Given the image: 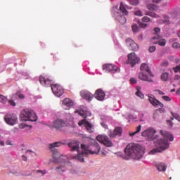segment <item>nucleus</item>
<instances>
[{
    "mask_svg": "<svg viewBox=\"0 0 180 180\" xmlns=\"http://www.w3.org/2000/svg\"><path fill=\"white\" fill-rule=\"evenodd\" d=\"M7 98L4 96V95L0 94V102L3 103H6L7 102Z\"/></svg>",
    "mask_w": 180,
    "mask_h": 180,
    "instance_id": "nucleus-33",
    "label": "nucleus"
},
{
    "mask_svg": "<svg viewBox=\"0 0 180 180\" xmlns=\"http://www.w3.org/2000/svg\"><path fill=\"white\" fill-rule=\"evenodd\" d=\"M177 35L180 38V31L178 32Z\"/></svg>",
    "mask_w": 180,
    "mask_h": 180,
    "instance_id": "nucleus-62",
    "label": "nucleus"
},
{
    "mask_svg": "<svg viewBox=\"0 0 180 180\" xmlns=\"http://www.w3.org/2000/svg\"><path fill=\"white\" fill-rule=\"evenodd\" d=\"M122 133V130L120 127H115L112 132L111 131L108 134V136H110V139H115L117 136H121Z\"/></svg>",
    "mask_w": 180,
    "mask_h": 180,
    "instance_id": "nucleus-17",
    "label": "nucleus"
},
{
    "mask_svg": "<svg viewBox=\"0 0 180 180\" xmlns=\"http://www.w3.org/2000/svg\"><path fill=\"white\" fill-rule=\"evenodd\" d=\"M37 173H41L42 174V176H44L46 174V170H40V169H38L37 170Z\"/></svg>",
    "mask_w": 180,
    "mask_h": 180,
    "instance_id": "nucleus-43",
    "label": "nucleus"
},
{
    "mask_svg": "<svg viewBox=\"0 0 180 180\" xmlns=\"http://www.w3.org/2000/svg\"><path fill=\"white\" fill-rule=\"evenodd\" d=\"M171 92L172 93L175 92V89H173L172 90H171Z\"/></svg>",
    "mask_w": 180,
    "mask_h": 180,
    "instance_id": "nucleus-63",
    "label": "nucleus"
},
{
    "mask_svg": "<svg viewBox=\"0 0 180 180\" xmlns=\"http://www.w3.org/2000/svg\"><path fill=\"white\" fill-rule=\"evenodd\" d=\"M8 103H9L10 105H11L13 106H15L16 105L15 102L14 101H13V100L8 101Z\"/></svg>",
    "mask_w": 180,
    "mask_h": 180,
    "instance_id": "nucleus-47",
    "label": "nucleus"
},
{
    "mask_svg": "<svg viewBox=\"0 0 180 180\" xmlns=\"http://www.w3.org/2000/svg\"><path fill=\"white\" fill-rule=\"evenodd\" d=\"M22 158L24 162H27V157H26V155H22Z\"/></svg>",
    "mask_w": 180,
    "mask_h": 180,
    "instance_id": "nucleus-50",
    "label": "nucleus"
},
{
    "mask_svg": "<svg viewBox=\"0 0 180 180\" xmlns=\"http://www.w3.org/2000/svg\"><path fill=\"white\" fill-rule=\"evenodd\" d=\"M149 101L155 107H157V106L160 108L164 107V104L160 102L158 100H157L155 98L149 97Z\"/></svg>",
    "mask_w": 180,
    "mask_h": 180,
    "instance_id": "nucleus-21",
    "label": "nucleus"
},
{
    "mask_svg": "<svg viewBox=\"0 0 180 180\" xmlns=\"http://www.w3.org/2000/svg\"><path fill=\"white\" fill-rule=\"evenodd\" d=\"M125 154H119L118 157L125 161L129 160V158L139 160L144 155V148L139 144L129 143L124 148Z\"/></svg>",
    "mask_w": 180,
    "mask_h": 180,
    "instance_id": "nucleus-2",
    "label": "nucleus"
},
{
    "mask_svg": "<svg viewBox=\"0 0 180 180\" xmlns=\"http://www.w3.org/2000/svg\"><path fill=\"white\" fill-rule=\"evenodd\" d=\"M20 118L23 121L35 122L37 120V117L34 112L29 110H23L20 113Z\"/></svg>",
    "mask_w": 180,
    "mask_h": 180,
    "instance_id": "nucleus-7",
    "label": "nucleus"
},
{
    "mask_svg": "<svg viewBox=\"0 0 180 180\" xmlns=\"http://www.w3.org/2000/svg\"><path fill=\"white\" fill-rule=\"evenodd\" d=\"M172 47L175 49H179L180 47V44L178 42H174L172 44Z\"/></svg>",
    "mask_w": 180,
    "mask_h": 180,
    "instance_id": "nucleus-41",
    "label": "nucleus"
},
{
    "mask_svg": "<svg viewBox=\"0 0 180 180\" xmlns=\"http://www.w3.org/2000/svg\"><path fill=\"white\" fill-rule=\"evenodd\" d=\"M139 78L140 80L148 82L150 83L154 82L153 79H152L150 77H148L147 72H141L139 75Z\"/></svg>",
    "mask_w": 180,
    "mask_h": 180,
    "instance_id": "nucleus-15",
    "label": "nucleus"
},
{
    "mask_svg": "<svg viewBox=\"0 0 180 180\" xmlns=\"http://www.w3.org/2000/svg\"><path fill=\"white\" fill-rule=\"evenodd\" d=\"M141 62L140 58L134 53V52H131L129 53L127 56V63L131 65V68L135 67L136 65L139 64Z\"/></svg>",
    "mask_w": 180,
    "mask_h": 180,
    "instance_id": "nucleus-9",
    "label": "nucleus"
},
{
    "mask_svg": "<svg viewBox=\"0 0 180 180\" xmlns=\"http://www.w3.org/2000/svg\"><path fill=\"white\" fill-rule=\"evenodd\" d=\"M5 122L11 126H13L18 122V117L15 114H7L4 117Z\"/></svg>",
    "mask_w": 180,
    "mask_h": 180,
    "instance_id": "nucleus-11",
    "label": "nucleus"
},
{
    "mask_svg": "<svg viewBox=\"0 0 180 180\" xmlns=\"http://www.w3.org/2000/svg\"><path fill=\"white\" fill-rule=\"evenodd\" d=\"M173 117L177 120L179 122H180V116L179 115L176 114V113H174V114H172Z\"/></svg>",
    "mask_w": 180,
    "mask_h": 180,
    "instance_id": "nucleus-44",
    "label": "nucleus"
},
{
    "mask_svg": "<svg viewBox=\"0 0 180 180\" xmlns=\"http://www.w3.org/2000/svg\"><path fill=\"white\" fill-rule=\"evenodd\" d=\"M103 70L111 74L120 72V68H117L116 65H112L110 63H105V65H103Z\"/></svg>",
    "mask_w": 180,
    "mask_h": 180,
    "instance_id": "nucleus-12",
    "label": "nucleus"
},
{
    "mask_svg": "<svg viewBox=\"0 0 180 180\" xmlns=\"http://www.w3.org/2000/svg\"><path fill=\"white\" fill-rule=\"evenodd\" d=\"M162 98L166 101H171L172 98L167 96H164L162 97Z\"/></svg>",
    "mask_w": 180,
    "mask_h": 180,
    "instance_id": "nucleus-42",
    "label": "nucleus"
},
{
    "mask_svg": "<svg viewBox=\"0 0 180 180\" xmlns=\"http://www.w3.org/2000/svg\"><path fill=\"white\" fill-rule=\"evenodd\" d=\"M80 95L81 96L88 101H92L93 98H94V95L92 94H91L89 91H86V90H82L81 92H80Z\"/></svg>",
    "mask_w": 180,
    "mask_h": 180,
    "instance_id": "nucleus-16",
    "label": "nucleus"
},
{
    "mask_svg": "<svg viewBox=\"0 0 180 180\" xmlns=\"http://www.w3.org/2000/svg\"><path fill=\"white\" fill-rule=\"evenodd\" d=\"M160 134L163 138L158 139L155 141V146L162 153L169 148V141H174V135L167 131L160 130Z\"/></svg>",
    "mask_w": 180,
    "mask_h": 180,
    "instance_id": "nucleus-3",
    "label": "nucleus"
},
{
    "mask_svg": "<svg viewBox=\"0 0 180 180\" xmlns=\"http://www.w3.org/2000/svg\"><path fill=\"white\" fill-rule=\"evenodd\" d=\"M94 96L97 100L103 101L105 99V94L102 89H97L94 94Z\"/></svg>",
    "mask_w": 180,
    "mask_h": 180,
    "instance_id": "nucleus-19",
    "label": "nucleus"
},
{
    "mask_svg": "<svg viewBox=\"0 0 180 180\" xmlns=\"http://www.w3.org/2000/svg\"><path fill=\"white\" fill-rule=\"evenodd\" d=\"M32 153V150H27L26 151V154H28V153Z\"/></svg>",
    "mask_w": 180,
    "mask_h": 180,
    "instance_id": "nucleus-61",
    "label": "nucleus"
},
{
    "mask_svg": "<svg viewBox=\"0 0 180 180\" xmlns=\"http://www.w3.org/2000/svg\"><path fill=\"white\" fill-rule=\"evenodd\" d=\"M174 80H180V76L179 75H176L174 77Z\"/></svg>",
    "mask_w": 180,
    "mask_h": 180,
    "instance_id": "nucleus-54",
    "label": "nucleus"
},
{
    "mask_svg": "<svg viewBox=\"0 0 180 180\" xmlns=\"http://www.w3.org/2000/svg\"><path fill=\"white\" fill-rule=\"evenodd\" d=\"M147 9L150 11H155L158 10V6L153 4H148L146 6Z\"/></svg>",
    "mask_w": 180,
    "mask_h": 180,
    "instance_id": "nucleus-26",
    "label": "nucleus"
},
{
    "mask_svg": "<svg viewBox=\"0 0 180 180\" xmlns=\"http://www.w3.org/2000/svg\"><path fill=\"white\" fill-rule=\"evenodd\" d=\"M79 145L80 143L78 141H72L68 143V146L70 148L71 152L77 151L78 153L77 156H72V159L79 162H84V155H98L101 151V147L96 141H94V145L91 146V148L84 144H82V153H79Z\"/></svg>",
    "mask_w": 180,
    "mask_h": 180,
    "instance_id": "nucleus-1",
    "label": "nucleus"
},
{
    "mask_svg": "<svg viewBox=\"0 0 180 180\" xmlns=\"http://www.w3.org/2000/svg\"><path fill=\"white\" fill-rule=\"evenodd\" d=\"M96 140L98 141V143H101L103 146H105V147L107 148H112L113 146L112 141L106 135H98L96 137Z\"/></svg>",
    "mask_w": 180,
    "mask_h": 180,
    "instance_id": "nucleus-8",
    "label": "nucleus"
},
{
    "mask_svg": "<svg viewBox=\"0 0 180 180\" xmlns=\"http://www.w3.org/2000/svg\"><path fill=\"white\" fill-rule=\"evenodd\" d=\"M68 126L67 121L63 119H57L53 123V127L56 129H60Z\"/></svg>",
    "mask_w": 180,
    "mask_h": 180,
    "instance_id": "nucleus-14",
    "label": "nucleus"
},
{
    "mask_svg": "<svg viewBox=\"0 0 180 180\" xmlns=\"http://www.w3.org/2000/svg\"><path fill=\"white\" fill-rule=\"evenodd\" d=\"M150 13H151V12H150V11L146 12L145 15L150 16Z\"/></svg>",
    "mask_w": 180,
    "mask_h": 180,
    "instance_id": "nucleus-55",
    "label": "nucleus"
},
{
    "mask_svg": "<svg viewBox=\"0 0 180 180\" xmlns=\"http://www.w3.org/2000/svg\"><path fill=\"white\" fill-rule=\"evenodd\" d=\"M141 21L144 23H148L151 21L150 18L148 16H143L141 19Z\"/></svg>",
    "mask_w": 180,
    "mask_h": 180,
    "instance_id": "nucleus-32",
    "label": "nucleus"
},
{
    "mask_svg": "<svg viewBox=\"0 0 180 180\" xmlns=\"http://www.w3.org/2000/svg\"><path fill=\"white\" fill-rule=\"evenodd\" d=\"M85 122H88V121H86V120H82V121H80L79 122V126H82L83 124H84V126H85Z\"/></svg>",
    "mask_w": 180,
    "mask_h": 180,
    "instance_id": "nucleus-46",
    "label": "nucleus"
},
{
    "mask_svg": "<svg viewBox=\"0 0 180 180\" xmlns=\"http://www.w3.org/2000/svg\"><path fill=\"white\" fill-rule=\"evenodd\" d=\"M129 81H130V83L131 84H137V81L134 78H131Z\"/></svg>",
    "mask_w": 180,
    "mask_h": 180,
    "instance_id": "nucleus-48",
    "label": "nucleus"
},
{
    "mask_svg": "<svg viewBox=\"0 0 180 180\" xmlns=\"http://www.w3.org/2000/svg\"><path fill=\"white\" fill-rule=\"evenodd\" d=\"M168 65H169V62L167 60H165V62L162 63V67H167Z\"/></svg>",
    "mask_w": 180,
    "mask_h": 180,
    "instance_id": "nucleus-45",
    "label": "nucleus"
},
{
    "mask_svg": "<svg viewBox=\"0 0 180 180\" xmlns=\"http://www.w3.org/2000/svg\"><path fill=\"white\" fill-rule=\"evenodd\" d=\"M167 4H163V6H167Z\"/></svg>",
    "mask_w": 180,
    "mask_h": 180,
    "instance_id": "nucleus-64",
    "label": "nucleus"
},
{
    "mask_svg": "<svg viewBox=\"0 0 180 180\" xmlns=\"http://www.w3.org/2000/svg\"><path fill=\"white\" fill-rule=\"evenodd\" d=\"M158 110H159L160 112H162H162L165 111V110L162 109V108H160V109H158Z\"/></svg>",
    "mask_w": 180,
    "mask_h": 180,
    "instance_id": "nucleus-60",
    "label": "nucleus"
},
{
    "mask_svg": "<svg viewBox=\"0 0 180 180\" xmlns=\"http://www.w3.org/2000/svg\"><path fill=\"white\" fill-rule=\"evenodd\" d=\"M126 44L128 46L129 49L131 51H138L139 45L134 40L130 38L126 39Z\"/></svg>",
    "mask_w": 180,
    "mask_h": 180,
    "instance_id": "nucleus-13",
    "label": "nucleus"
},
{
    "mask_svg": "<svg viewBox=\"0 0 180 180\" xmlns=\"http://www.w3.org/2000/svg\"><path fill=\"white\" fill-rule=\"evenodd\" d=\"M75 112V113H79V115L84 117L83 112H81L80 110H76Z\"/></svg>",
    "mask_w": 180,
    "mask_h": 180,
    "instance_id": "nucleus-49",
    "label": "nucleus"
},
{
    "mask_svg": "<svg viewBox=\"0 0 180 180\" xmlns=\"http://www.w3.org/2000/svg\"><path fill=\"white\" fill-rule=\"evenodd\" d=\"M138 91L136 92V95L141 98H144V95L141 92V91L137 88Z\"/></svg>",
    "mask_w": 180,
    "mask_h": 180,
    "instance_id": "nucleus-35",
    "label": "nucleus"
},
{
    "mask_svg": "<svg viewBox=\"0 0 180 180\" xmlns=\"http://www.w3.org/2000/svg\"><path fill=\"white\" fill-rule=\"evenodd\" d=\"M85 127L89 133H94V127L89 122H85Z\"/></svg>",
    "mask_w": 180,
    "mask_h": 180,
    "instance_id": "nucleus-25",
    "label": "nucleus"
},
{
    "mask_svg": "<svg viewBox=\"0 0 180 180\" xmlns=\"http://www.w3.org/2000/svg\"><path fill=\"white\" fill-rule=\"evenodd\" d=\"M160 31H161V29L160 27L154 28V32L155 35L153 37V39H162V36L159 34V33H160Z\"/></svg>",
    "mask_w": 180,
    "mask_h": 180,
    "instance_id": "nucleus-24",
    "label": "nucleus"
},
{
    "mask_svg": "<svg viewBox=\"0 0 180 180\" xmlns=\"http://www.w3.org/2000/svg\"><path fill=\"white\" fill-rule=\"evenodd\" d=\"M156 131L154 129H148L147 130L143 131L141 133V136L143 137H147V139L149 141H153L155 140V139H157V135H156Z\"/></svg>",
    "mask_w": 180,
    "mask_h": 180,
    "instance_id": "nucleus-10",
    "label": "nucleus"
},
{
    "mask_svg": "<svg viewBox=\"0 0 180 180\" xmlns=\"http://www.w3.org/2000/svg\"><path fill=\"white\" fill-rule=\"evenodd\" d=\"M130 5L136 6L139 4V0H129Z\"/></svg>",
    "mask_w": 180,
    "mask_h": 180,
    "instance_id": "nucleus-37",
    "label": "nucleus"
},
{
    "mask_svg": "<svg viewBox=\"0 0 180 180\" xmlns=\"http://www.w3.org/2000/svg\"><path fill=\"white\" fill-rule=\"evenodd\" d=\"M176 94L180 95V88L176 91Z\"/></svg>",
    "mask_w": 180,
    "mask_h": 180,
    "instance_id": "nucleus-57",
    "label": "nucleus"
},
{
    "mask_svg": "<svg viewBox=\"0 0 180 180\" xmlns=\"http://www.w3.org/2000/svg\"><path fill=\"white\" fill-rule=\"evenodd\" d=\"M128 11L126 9L124 4L121 2L120 4L119 12L115 14V19L119 22L120 25H125L127 22V18L125 15H128Z\"/></svg>",
    "mask_w": 180,
    "mask_h": 180,
    "instance_id": "nucleus-5",
    "label": "nucleus"
},
{
    "mask_svg": "<svg viewBox=\"0 0 180 180\" xmlns=\"http://www.w3.org/2000/svg\"><path fill=\"white\" fill-rule=\"evenodd\" d=\"M162 153L160 149L157 147L156 148H153L151 150H150L148 152V155H156L157 153Z\"/></svg>",
    "mask_w": 180,
    "mask_h": 180,
    "instance_id": "nucleus-28",
    "label": "nucleus"
},
{
    "mask_svg": "<svg viewBox=\"0 0 180 180\" xmlns=\"http://www.w3.org/2000/svg\"><path fill=\"white\" fill-rule=\"evenodd\" d=\"M134 15H136V16H139V17H143V14L142 11L138 10V11L134 12Z\"/></svg>",
    "mask_w": 180,
    "mask_h": 180,
    "instance_id": "nucleus-34",
    "label": "nucleus"
},
{
    "mask_svg": "<svg viewBox=\"0 0 180 180\" xmlns=\"http://www.w3.org/2000/svg\"><path fill=\"white\" fill-rule=\"evenodd\" d=\"M156 51V46H151L149 47V52L150 53H154Z\"/></svg>",
    "mask_w": 180,
    "mask_h": 180,
    "instance_id": "nucleus-40",
    "label": "nucleus"
},
{
    "mask_svg": "<svg viewBox=\"0 0 180 180\" xmlns=\"http://www.w3.org/2000/svg\"><path fill=\"white\" fill-rule=\"evenodd\" d=\"M150 17L153 18H160V15L153 12H150Z\"/></svg>",
    "mask_w": 180,
    "mask_h": 180,
    "instance_id": "nucleus-38",
    "label": "nucleus"
},
{
    "mask_svg": "<svg viewBox=\"0 0 180 180\" xmlns=\"http://www.w3.org/2000/svg\"><path fill=\"white\" fill-rule=\"evenodd\" d=\"M39 82L45 87L51 86L53 93L58 97H60L64 93L63 88L58 84H52V81L49 79H46L42 76L39 77Z\"/></svg>",
    "mask_w": 180,
    "mask_h": 180,
    "instance_id": "nucleus-4",
    "label": "nucleus"
},
{
    "mask_svg": "<svg viewBox=\"0 0 180 180\" xmlns=\"http://www.w3.org/2000/svg\"><path fill=\"white\" fill-rule=\"evenodd\" d=\"M158 94H159L160 95H165V94L163 91H160V90H158Z\"/></svg>",
    "mask_w": 180,
    "mask_h": 180,
    "instance_id": "nucleus-56",
    "label": "nucleus"
},
{
    "mask_svg": "<svg viewBox=\"0 0 180 180\" xmlns=\"http://www.w3.org/2000/svg\"><path fill=\"white\" fill-rule=\"evenodd\" d=\"M139 25L140 27L143 28V29H145L148 27V24L141 22H139Z\"/></svg>",
    "mask_w": 180,
    "mask_h": 180,
    "instance_id": "nucleus-39",
    "label": "nucleus"
},
{
    "mask_svg": "<svg viewBox=\"0 0 180 180\" xmlns=\"http://www.w3.org/2000/svg\"><path fill=\"white\" fill-rule=\"evenodd\" d=\"M158 22L160 24L170 25V23H171L170 18L168 15H163V19L158 20Z\"/></svg>",
    "mask_w": 180,
    "mask_h": 180,
    "instance_id": "nucleus-23",
    "label": "nucleus"
},
{
    "mask_svg": "<svg viewBox=\"0 0 180 180\" xmlns=\"http://www.w3.org/2000/svg\"><path fill=\"white\" fill-rule=\"evenodd\" d=\"M63 104L65 109H66V110L69 109L70 107H71L74 105L72 101L70 100V98H65L63 101ZM65 107L69 108H67Z\"/></svg>",
    "mask_w": 180,
    "mask_h": 180,
    "instance_id": "nucleus-22",
    "label": "nucleus"
},
{
    "mask_svg": "<svg viewBox=\"0 0 180 180\" xmlns=\"http://www.w3.org/2000/svg\"><path fill=\"white\" fill-rule=\"evenodd\" d=\"M19 98L20 99H25V96L23 94H19L18 95Z\"/></svg>",
    "mask_w": 180,
    "mask_h": 180,
    "instance_id": "nucleus-53",
    "label": "nucleus"
},
{
    "mask_svg": "<svg viewBox=\"0 0 180 180\" xmlns=\"http://www.w3.org/2000/svg\"><path fill=\"white\" fill-rule=\"evenodd\" d=\"M140 70L141 72H146L150 77H154V75L152 73L151 70L149 69L148 65L147 63H142L140 66Z\"/></svg>",
    "mask_w": 180,
    "mask_h": 180,
    "instance_id": "nucleus-18",
    "label": "nucleus"
},
{
    "mask_svg": "<svg viewBox=\"0 0 180 180\" xmlns=\"http://www.w3.org/2000/svg\"><path fill=\"white\" fill-rule=\"evenodd\" d=\"M101 155H103V156H105V155H106V153H105L104 151H102V152H101Z\"/></svg>",
    "mask_w": 180,
    "mask_h": 180,
    "instance_id": "nucleus-59",
    "label": "nucleus"
},
{
    "mask_svg": "<svg viewBox=\"0 0 180 180\" xmlns=\"http://www.w3.org/2000/svg\"><path fill=\"white\" fill-rule=\"evenodd\" d=\"M141 128H142V126L139 125L136 129V131L132 132V133H129L130 137H134V136H136V134H138V133H140V131L141 130Z\"/></svg>",
    "mask_w": 180,
    "mask_h": 180,
    "instance_id": "nucleus-29",
    "label": "nucleus"
},
{
    "mask_svg": "<svg viewBox=\"0 0 180 180\" xmlns=\"http://www.w3.org/2000/svg\"><path fill=\"white\" fill-rule=\"evenodd\" d=\"M131 29L133 32L137 33L140 31V27L138 26V25L134 24L131 26Z\"/></svg>",
    "mask_w": 180,
    "mask_h": 180,
    "instance_id": "nucleus-30",
    "label": "nucleus"
},
{
    "mask_svg": "<svg viewBox=\"0 0 180 180\" xmlns=\"http://www.w3.org/2000/svg\"><path fill=\"white\" fill-rule=\"evenodd\" d=\"M0 144H1V146H5L4 141H1V142H0Z\"/></svg>",
    "mask_w": 180,
    "mask_h": 180,
    "instance_id": "nucleus-58",
    "label": "nucleus"
},
{
    "mask_svg": "<svg viewBox=\"0 0 180 180\" xmlns=\"http://www.w3.org/2000/svg\"><path fill=\"white\" fill-rule=\"evenodd\" d=\"M168 79H169V74L167 72L163 73L161 75V79L162 81L167 82L168 81Z\"/></svg>",
    "mask_w": 180,
    "mask_h": 180,
    "instance_id": "nucleus-31",
    "label": "nucleus"
},
{
    "mask_svg": "<svg viewBox=\"0 0 180 180\" xmlns=\"http://www.w3.org/2000/svg\"><path fill=\"white\" fill-rule=\"evenodd\" d=\"M155 44H158L160 46H165L167 44V39H161L155 42Z\"/></svg>",
    "mask_w": 180,
    "mask_h": 180,
    "instance_id": "nucleus-27",
    "label": "nucleus"
},
{
    "mask_svg": "<svg viewBox=\"0 0 180 180\" xmlns=\"http://www.w3.org/2000/svg\"><path fill=\"white\" fill-rule=\"evenodd\" d=\"M56 169L57 172H59V174H62L65 172V169H63V167H62V166H60V167H56Z\"/></svg>",
    "mask_w": 180,
    "mask_h": 180,
    "instance_id": "nucleus-36",
    "label": "nucleus"
},
{
    "mask_svg": "<svg viewBox=\"0 0 180 180\" xmlns=\"http://www.w3.org/2000/svg\"><path fill=\"white\" fill-rule=\"evenodd\" d=\"M19 127H20V128H21V129H24V128L26 127V124H20L19 125Z\"/></svg>",
    "mask_w": 180,
    "mask_h": 180,
    "instance_id": "nucleus-52",
    "label": "nucleus"
},
{
    "mask_svg": "<svg viewBox=\"0 0 180 180\" xmlns=\"http://www.w3.org/2000/svg\"><path fill=\"white\" fill-rule=\"evenodd\" d=\"M154 166L159 172H166L167 165L164 162H154Z\"/></svg>",
    "mask_w": 180,
    "mask_h": 180,
    "instance_id": "nucleus-20",
    "label": "nucleus"
},
{
    "mask_svg": "<svg viewBox=\"0 0 180 180\" xmlns=\"http://www.w3.org/2000/svg\"><path fill=\"white\" fill-rule=\"evenodd\" d=\"M161 2H162V0H153V3L156 4H159Z\"/></svg>",
    "mask_w": 180,
    "mask_h": 180,
    "instance_id": "nucleus-51",
    "label": "nucleus"
},
{
    "mask_svg": "<svg viewBox=\"0 0 180 180\" xmlns=\"http://www.w3.org/2000/svg\"><path fill=\"white\" fill-rule=\"evenodd\" d=\"M65 144H67L66 141H58L50 144L49 148L53 152V158L55 162L59 163L61 158L59 152L54 150V148H59L60 146H65Z\"/></svg>",
    "mask_w": 180,
    "mask_h": 180,
    "instance_id": "nucleus-6",
    "label": "nucleus"
}]
</instances>
